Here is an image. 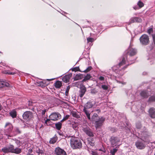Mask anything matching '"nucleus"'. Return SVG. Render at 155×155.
<instances>
[{
    "label": "nucleus",
    "instance_id": "nucleus-1",
    "mask_svg": "<svg viewBox=\"0 0 155 155\" xmlns=\"http://www.w3.org/2000/svg\"><path fill=\"white\" fill-rule=\"evenodd\" d=\"M126 125L124 124L121 126L124 127L125 126L126 127V132L131 135L132 134L142 140L144 142L149 143L150 139L151 136V134L148 131L146 128L144 127L143 130H142L140 131V133L136 132V130L134 128H132L131 125L129 122L126 123Z\"/></svg>",
    "mask_w": 155,
    "mask_h": 155
},
{
    "label": "nucleus",
    "instance_id": "nucleus-2",
    "mask_svg": "<svg viewBox=\"0 0 155 155\" xmlns=\"http://www.w3.org/2000/svg\"><path fill=\"white\" fill-rule=\"evenodd\" d=\"M118 64L114 66L112 68L113 71L117 74L118 78L123 76L125 73L124 69L127 68V67L132 64V63H128L126 64L127 62L125 60V58H120Z\"/></svg>",
    "mask_w": 155,
    "mask_h": 155
},
{
    "label": "nucleus",
    "instance_id": "nucleus-3",
    "mask_svg": "<svg viewBox=\"0 0 155 155\" xmlns=\"http://www.w3.org/2000/svg\"><path fill=\"white\" fill-rule=\"evenodd\" d=\"M137 50L135 48H133L130 46L126 51V54H124L120 58H125V60L127 63H128L133 62V64L134 63L136 59V58L134 57V56L137 54Z\"/></svg>",
    "mask_w": 155,
    "mask_h": 155
},
{
    "label": "nucleus",
    "instance_id": "nucleus-4",
    "mask_svg": "<svg viewBox=\"0 0 155 155\" xmlns=\"http://www.w3.org/2000/svg\"><path fill=\"white\" fill-rule=\"evenodd\" d=\"M70 142L71 147L73 149H79L82 147L81 140L78 137H72Z\"/></svg>",
    "mask_w": 155,
    "mask_h": 155
},
{
    "label": "nucleus",
    "instance_id": "nucleus-5",
    "mask_svg": "<svg viewBox=\"0 0 155 155\" xmlns=\"http://www.w3.org/2000/svg\"><path fill=\"white\" fill-rule=\"evenodd\" d=\"M94 105V103L91 101H89L84 105V108L83 111L85 114L87 119L91 120L90 117L91 111L88 110V109L91 108Z\"/></svg>",
    "mask_w": 155,
    "mask_h": 155
},
{
    "label": "nucleus",
    "instance_id": "nucleus-6",
    "mask_svg": "<svg viewBox=\"0 0 155 155\" xmlns=\"http://www.w3.org/2000/svg\"><path fill=\"white\" fill-rule=\"evenodd\" d=\"M5 128L4 135L7 137L8 139L13 136V126L11 123L7 122L4 126Z\"/></svg>",
    "mask_w": 155,
    "mask_h": 155
},
{
    "label": "nucleus",
    "instance_id": "nucleus-7",
    "mask_svg": "<svg viewBox=\"0 0 155 155\" xmlns=\"http://www.w3.org/2000/svg\"><path fill=\"white\" fill-rule=\"evenodd\" d=\"M139 107L137 106L136 105H133L131 109L132 111L135 113H136L137 114L136 115L137 117L139 116L141 114H143L144 112V107L141 106L140 109H138Z\"/></svg>",
    "mask_w": 155,
    "mask_h": 155
},
{
    "label": "nucleus",
    "instance_id": "nucleus-8",
    "mask_svg": "<svg viewBox=\"0 0 155 155\" xmlns=\"http://www.w3.org/2000/svg\"><path fill=\"white\" fill-rule=\"evenodd\" d=\"M110 142L112 147H114L115 146L119 147L121 143H120V138L112 136L110 138Z\"/></svg>",
    "mask_w": 155,
    "mask_h": 155
},
{
    "label": "nucleus",
    "instance_id": "nucleus-9",
    "mask_svg": "<svg viewBox=\"0 0 155 155\" xmlns=\"http://www.w3.org/2000/svg\"><path fill=\"white\" fill-rule=\"evenodd\" d=\"M140 41L141 44L143 45H148L150 42L149 36L146 34L142 35L140 38Z\"/></svg>",
    "mask_w": 155,
    "mask_h": 155
},
{
    "label": "nucleus",
    "instance_id": "nucleus-10",
    "mask_svg": "<svg viewBox=\"0 0 155 155\" xmlns=\"http://www.w3.org/2000/svg\"><path fill=\"white\" fill-rule=\"evenodd\" d=\"M82 130L88 136L91 137L94 136L92 130L87 125H83Z\"/></svg>",
    "mask_w": 155,
    "mask_h": 155
},
{
    "label": "nucleus",
    "instance_id": "nucleus-11",
    "mask_svg": "<svg viewBox=\"0 0 155 155\" xmlns=\"http://www.w3.org/2000/svg\"><path fill=\"white\" fill-rule=\"evenodd\" d=\"M22 117L24 119L29 120L33 117V113L30 111H26L22 115Z\"/></svg>",
    "mask_w": 155,
    "mask_h": 155
},
{
    "label": "nucleus",
    "instance_id": "nucleus-12",
    "mask_svg": "<svg viewBox=\"0 0 155 155\" xmlns=\"http://www.w3.org/2000/svg\"><path fill=\"white\" fill-rule=\"evenodd\" d=\"M54 153L56 155H67L66 152L59 147H56L54 150Z\"/></svg>",
    "mask_w": 155,
    "mask_h": 155
},
{
    "label": "nucleus",
    "instance_id": "nucleus-13",
    "mask_svg": "<svg viewBox=\"0 0 155 155\" xmlns=\"http://www.w3.org/2000/svg\"><path fill=\"white\" fill-rule=\"evenodd\" d=\"M61 117V114L58 112L52 113L49 116L50 119L52 120H57L60 118Z\"/></svg>",
    "mask_w": 155,
    "mask_h": 155
},
{
    "label": "nucleus",
    "instance_id": "nucleus-14",
    "mask_svg": "<svg viewBox=\"0 0 155 155\" xmlns=\"http://www.w3.org/2000/svg\"><path fill=\"white\" fill-rule=\"evenodd\" d=\"M105 120V118L104 117H102L100 118V117L97 120H96L95 122L96 128H98L101 126Z\"/></svg>",
    "mask_w": 155,
    "mask_h": 155
},
{
    "label": "nucleus",
    "instance_id": "nucleus-15",
    "mask_svg": "<svg viewBox=\"0 0 155 155\" xmlns=\"http://www.w3.org/2000/svg\"><path fill=\"white\" fill-rule=\"evenodd\" d=\"M136 147L139 149H143L145 147L146 145L144 142L142 140H137L135 143Z\"/></svg>",
    "mask_w": 155,
    "mask_h": 155
},
{
    "label": "nucleus",
    "instance_id": "nucleus-16",
    "mask_svg": "<svg viewBox=\"0 0 155 155\" xmlns=\"http://www.w3.org/2000/svg\"><path fill=\"white\" fill-rule=\"evenodd\" d=\"M13 149V145L11 144L8 146L4 147L2 149L1 151L5 153H12Z\"/></svg>",
    "mask_w": 155,
    "mask_h": 155
},
{
    "label": "nucleus",
    "instance_id": "nucleus-17",
    "mask_svg": "<svg viewBox=\"0 0 155 155\" xmlns=\"http://www.w3.org/2000/svg\"><path fill=\"white\" fill-rule=\"evenodd\" d=\"M142 19L141 18L137 17H133L131 18L130 21L129 22L127 23L129 25L131 23H133L134 22H142Z\"/></svg>",
    "mask_w": 155,
    "mask_h": 155
},
{
    "label": "nucleus",
    "instance_id": "nucleus-18",
    "mask_svg": "<svg viewBox=\"0 0 155 155\" xmlns=\"http://www.w3.org/2000/svg\"><path fill=\"white\" fill-rule=\"evenodd\" d=\"M72 75V74L71 73H70L66 75L63 77V81L65 83H67L68 82L71 78V77Z\"/></svg>",
    "mask_w": 155,
    "mask_h": 155
},
{
    "label": "nucleus",
    "instance_id": "nucleus-19",
    "mask_svg": "<svg viewBox=\"0 0 155 155\" xmlns=\"http://www.w3.org/2000/svg\"><path fill=\"white\" fill-rule=\"evenodd\" d=\"M86 91L85 87H83L80 88L79 91V96L80 97H82Z\"/></svg>",
    "mask_w": 155,
    "mask_h": 155
},
{
    "label": "nucleus",
    "instance_id": "nucleus-20",
    "mask_svg": "<svg viewBox=\"0 0 155 155\" xmlns=\"http://www.w3.org/2000/svg\"><path fill=\"white\" fill-rule=\"evenodd\" d=\"M99 91V87L98 88L95 87L91 89L90 90V92L92 95H94L98 94Z\"/></svg>",
    "mask_w": 155,
    "mask_h": 155
},
{
    "label": "nucleus",
    "instance_id": "nucleus-21",
    "mask_svg": "<svg viewBox=\"0 0 155 155\" xmlns=\"http://www.w3.org/2000/svg\"><path fill=\"white\" fill-rule=\"evenodd\" d=\"M104 83V82H103L102 83H97L96 86L99 87V88L101 87V88L104 90H107L108 88L107 86L105 84H103Z\"/></svg>",
    "mask_w": 155,
    "mask_h": 155
},
{
    "label": "nucleus",
    "instance_id": "nucleus-22",
    "mask_svg": "<svg viewBox=\"0 0 155 155\" xmlns=\"http://www.w3.org/2000/svg\"><path fill=\"white\" fill-rule=\"evenodd\" d=\"M149 113L152 118H155V109L153 108H151L149 110Z\"/></svg>",
    "mask_w": 155,
    "mask_h": 155
},
{
    "label": "nucleus",
    "instance_id": "nucleus-23",
    "mask_svg": "<svg viewBox=\"0 0 155 155\" xmlns=\"http://www.w3.org/2000/svg\"><path fill=\"white\" fill-rule=\"evenodd\" d=\"M140 96L143 98H147L148 97L149 94L146 91H142L140 93Z\"/></svg>",
    "mask_w": 155,
    "mask_h": 155
},
{
    "label": "nucleus",
    "instance_id": "nucleus-24",
    "mask_svg": "<svg viewBox=\"0 0 155 155\" xmlns=\"http://www.w3.org/2000/svg\"><path fill=\"white\" fill-rule=\"evenodd\" d=\"M10 84L7 82L4 81H0V88L5 87H8Z\"/></svg>",
    "mask_w": 155,
    "mask_h": 155
},
{
    "label": "nucleus",
    "instance_id": "nucleus-25",
    "mask_svg": "<svg viewBox=\"0 0 155 155\" xmlns=\"http://www.w3.org/2000/svg\"><path fill=\"white\" fill-rule=\"evenodd\" d=\"M38 86H41L42 87H44L47 86L48 83H47L45 80L42 81H40L38 83Z\"/></svg>",
    "mask_w": 155,
    "mask_h": 155
},
{
    "label": "nucleus",
    "instance_id": "nucleus-26",
    "mask_svg": "<svg viewBox=\"0 0 155 155\" xmlns=\"http://www.w3.org/2000/svg\"><path fill=\"white\" fill-rule=\"evenodd\" d=\"M21 152V148H16L14 149V146L13 145V149H12V153H14L17 154L20 153Z\"/></svg>",
    "mask_w": 155,
    "mask_h": 155
},
{
    "label": "nucleus",
    "instance_id": "nucleus-27",
    "mask_svg": "<svg viewBox=\"0 0 155 155\" xmlns=\"http://www.w3.org/2000/svg\"><path fill=\"white\" fill-rule=\"evenodd\" d=\"M100 117H98V115L97 114L94 113L92 116L90 120L94 121L95 122L96 120H97Z\"/></svg>",
    "mask_w": 155,
    "mask_h": 155
},
{
    "label": "nucleus",
    "instance_id": "nucleus-28",
    "mask_svg": "<svg viewBox=\"0 0 155 155\" xmlns=\"http://www.w3.org/2000/svg\"><path fill=\"white\" fill-rule=\"evenodd\" d=\"M58 137L56 135H55L52 138H51L49 141V143L50 144H54L56 143Z\"/></svg>",
    "mask_w": 155,
    "mask_h": 155
},
{
    "label": "nucleus",
    "instance_id": "nucleus-29",
    "mask_svg": "<svg viewBox=\"0 0 155 155\" xmlns=\"http://www.w3.org/2000/svg\"><path fill=\"white\" fill-rule=\"evenodd\" d=\"M71 114L73 117L77 118H80V116L77 111H72L71 112Z\"/></svg>",
    "mask_w": 155,
    "mask_h": 155
},
{
    "label": "nucleus",
    "instance_id": "nucleus-30",
    "mask_svg": "<svg viewBox=\"0 0 155 155\" xmlns=\"http://www.w3.org/2000/svg\"><path fill=\"white\" fill-rule=\"evenodd\" d=\"M21 133V131L19 129V128L18 127H15L13 130V135H15L17 134H20Z\"/></svg>",
    "mask_w": 155,
    "mask_h": 155
},
{
    "label": "nucleus",
    "instance_id": "nucleus-31",
    "mask_svg": "<svg viewBox=\"0 0 155 155\" xmlns=\"http://www.w3.org/2000/svg\"><path fill=\"white\" fill-rule=\"evenodd\" d=\"M54 84L55 87L57 88H60L62 85L61 81H57Z\"/></svg>",
    "mask_w": 155,
    "mask_h": 155
},
{
    "label": "nucleus",
    "instance_id": "nucleus-32",
    "mask_svg": "<svg viewBox=\"0 0 155 155\" xmlns=\"http://www.w3.org/2000/svg\"><path fill=\"white\" fill-rule=\"evenodd\" d=\"M9 114L13 118L16 117L17 116L16 112L14 110L11 111L9 113Z\"/></svg>",
    "mask_w": 155,
    "mask_h": 155
},
{
    "label": "nucleus",
    "instance_id": "nucleus-33",
    "mask_svg": "<svg viewBox=\"0 0 155 155\" xmlns=\"http://www.w3.org/2000/svg\"><path fill=\"white\" fill-rule=\"evenodd\" d=\"M115 148L114 147V148L113 149L111 150H110V153L112 155H114L115 153L117 152L118 149L119 147L115 146Z\"/></svg>",
    "mask_w": 155,
    "mask_h": 155
},
{
    "label": "nucleus",
    "instance_id": "nucleus-34",
    "mask_svg": "<svg viewBox=\"0 0 155 155\" xmlns=\"http://www.w3.org/2000/svg\"><path fill=\"white\" fill-rule=\"evenodd\" d=\"M62 124L61 122H58L55 124V126L56 129L58 130H60L61 128Z\"/></svg>",
    "mask_w": 155,
    "mask_h": 155
},
{
    "label": "nucleus",
    "instance_id": "nucleus-35",
    "mask_svg": "<svg viewBox=\"0 0 155 155\" xmlns=\"http://www.w3.org/2000/svg\"><path fill=\"white\" fill-rule=\"evenodd\" d=\"M91 78V76L90 74H87L83 79L82 81L84 82L89 80Z\"/></svg>",
    "mask_w": 155,
    "mask_h": 155
},
{
    "label": "nucleus",
    "instance_id": "nucleus-36",
    "mask_svg": "<svg viewBox=\"0 0 155 155\" xmlns=\"http://www.w3.org/2000/svg\"><path fill=\"white\" fill-rule=\"evenodd\" d=\"M136 127L137 129L140 130L142 127V125L141 122L140 121L137 122L136 123Z\"/></svg>",
    "mask_w": 155,
    "mask_h": 155
},
{
    "label": "nucleus",
    "instance_id": "nucleus-37",
    "mask_svg": "<svg viewBox=\"0 0 155 155\" xmlns=\"http://www.w3.org/2000/svg\"><path fill=\"white\" fill-rule=\"evenodd\" d=\"M3 131L2 130H0V140L3 138L6 139L7 138V137L5 136L4 134H3Z\"/></svg>",
    "mask_w": 155,
    "mask_h": 155
},
{
    "label": "nucleus",
    "instance_id": "nucleus-38",
    "mask_svg": "<svg viewBox=\"0 0 155 155\" xmlns=\"http://www.w3.org/2000/svg\"><path fill=\"white\" fill-rule=\"evenodd\" d=\"M137 5L140 8L144 6V4L140 0H139L137 3Z\"/></svg>",
    "mask_w": 155,
    "mask_h": 155
},
{
    "label": "nucleus",
    "instance_id": "nucleus-39",
    "mask_svg": "<svg viewBox=\"0 0 155 155\" xmlns=\"http://www.w3.org/2000/svg\"><path fill=\"white\" fill-rule=\"evenodd\" d=\"M153 26H152L147 29V33L150 35H150L153 32Z\"/></svg>",
    "mask_w": 155,
    "mask_h": 155
},
{
    "label": "nucleus",
    "instance_id": "nucleus-40",
    "mask_svg": "<svg viewBox=\"0 0 155 155\" xmlns=\"http://www.w3.org/2000/svg\"><path fill=\"white\" fill-rule=\"evenodd\" d=\"M92 69V68L91 66H89L87 67L86 69L83 71H81L82 72H84L85 73H87L89 72Z\"/></svg>",
    "mask_w": 155,
    "mask_h": 155
},
{
    "label": "nucleus",
    "instance_id": "nucleus-41",
    "mask_svg": "<svg viewBox=\"0 0 155 155\" xmlns=\"http://www.w3.org/2000/svg\"><path fill=\"white\" fill-rule=\"evenodd\" d=\"M155 101V95L150 96L148 100V102H153Z\"/></svg>",
    "mask_w": 155,
    "mask_h": 155
},
{
    "label": "nucleus",
    "instance_id": "nucleus-42",
    "mask_svg": "<svg viewBox=\"0 0 155 155\" xmlns=\"http://www.w3.org/2000/svg\"><path fill=\"white\" fill-rule=\"evenodd\" d=\"M87 39V43L92 42L95 40V39L91 37H88Z\"/></svg>",
    "mask_w": 155,
    "mask_h": 155
},
{
    "label": "nucleus",
    "instance_id": "nucleus-43",
    "mask_svg": "<svg viewBox=\"0 0 155 155\" xmlns=\"http://www.w3.org/2000/svg\"><path fill=\"white\" fill-rule=\"evenodd\" d=\"M116 82L119 83V84H122V85H125L126 84V82H125L123 81H122V80H117V78L116 79Z\"/></svg>",
    "mask_w": 155,
    "mask_h": 155
},
{
    "label": "nucleus",
    "instance_id": "nucleus-44",
    "mask_svg": "<svg viewBox=\"0 0 155 155\" xmlns=\"http://www.w3.org/2000/svg\"><path fill=\"white\" fill-rule=\"evenodd\" d=\"M81 78L80 75L78 74H76L75 77L74 78V81H77L79 79H80Z\"/></svg>",
    "mask_w": 155,
    "mask_h": 155
},
{
    "label": "nucleus",
    "instance_id": "nucleus-45",
    "mask_svg": "<svg viewBox=\"0 0 155 155\" xmlns=\"http://www.w3.org/2000/svg\"><path fill=\"white\" fill-rule=\"evenodd\" d=\"M46 111V110L45 109H44L43 110H42L41 113V116H42V117L44 118V117H45V115Z\"/></svg>",
    "mask_w": 155,
    "mask_h": 155
},
{
    "label": "nucleus",
    "instance_id": "nucleus-46",
    "mask_svg": "<svg viewBox=\"0 0 155 155\" xmlns=\"http://www.w3.org/2000/svg\"><path fill=\"white\" fill-rule=\"evenodd\" d=\"M151 35L152 37V39H153V43L154 44H155V34H151Z\"/></svg>",
    "mask_w": 155,
    "mask_h": 155
},
{
    "label": "nucleus",
    "instance_id": "nucleus-47",
    "mask_svg": "<svg viewBox=\"0 0 155 155\" xmlns=\"http://www.w3.org/2000/svg\"><path fill=\"white\" fill-rule=\"evenodd\" d=\"M70 88V86H68L66 90V91L65 92L66 95H68L69 90Z\"/></svg>",
    "mask_w": 155,
    "mask_h": 155
},
{
    "label": "nucleus",
    "instance_id": "nucleus-48",
    "mask_svg": "<svg viewBox=\"0 0 155 155\" xmlns=\"http://www.w3.org/2000/svg\"><path fill=\"white\" fill-rule=\"evenodd\" d=\"M99 80L101 81H104V77L102 76H100L99 78H98Z\"/></svg>",
    "mask_w": 155,
    "mask_h": 155
},
{
    "label": "nucleus",
    "instance_id": "nucleus-49",
    "mask_svg": "<svg viewBox=\"0 0 155 155\" xmlns=\"http://www.w3.org/2000/svg\"><path fill=\"white\" fill-rule=\"evenodd\" d=\"M72 127L74 128L75 129L76 128L78 127V125L77 124H75V123H73L72 124Z\"/></svg>",
    "mask_w": 155,
    "mask_h": 155
},
{
    "label": "nucleus",
    "instance_id": "nucleus-50",
    "mask_svg": "<svg viewBox=\"0 0 155 155\" xmlns=\"http://www.w3.org/2000/svg\"><path fill=\"white\" fill-rule=\"evenodd\" d=\"M79 69V67H76L72 68V71H78Z\"/></svg>",
    "mask_w": 155,
    "mask_h": 155
},
{
    "label": "nucleus",
    "instance_id": "nucleus-51",
    "mask_svg": "<svg viewBox=\"0 0 155 155\" xmlns=\"http://www.w3.org/2000/svg\"><path fill=\"white\" fill-rule=\"evenodd\" d=\"M43 118H44V120H45V124H47V122H48L50 120H51L50 119H47L45 120V118H46V117H44Z\"/></svg>",
    "mask_w": 155,
    "mask_h": 155
},
{
    "label": "nucleus",
    "instance_id": "nucleus-52",
    "mask_svg": "<svg viewBox=\"0 0 155 155\" xmlns=\"http://www.w3.org/2000/svg\"><path fill=\"white\" fill-rule=\"evenodd\" d=\"M131 104H132L131 102H128L126 104V106L127 108H128L129 107H129H130Z\"/></svg>",
    "mask_w": 155,
    "mask_h": 155
},
{
    "label": "nucleus",
    "instance_id": "nucleus-53",
    "mask_svg": "<svg viewBox=\"0 0 155 155\" xmlns=\"http://www.w3.org/2000/svg\"><path fill=\"white\" fill-rule=\"evenodd\" d=\"M133 8L135 10H138L140 9V8L137 5L134 6L133 7Z\"/></svg>",
    "mask_w": 155,
    "mask_h": 155
},
{
    "label": "nucleus",
    "instance_id": "nucleus-54",
    "mask_svg": "<svg viewBox=\"0 0 155 155\" xmlns=\"http://www.w3.org/2000/svg\"><path fill=\"white\" fill-rule=\"evenodd\" d=\"M91 154L92 155H98L97 153V151H91Z\"/></svg>",
    "mask_w": 155,
    "mask_h": 155
},
{
    "label": "nucleus",
    "instance_id": "nucleus-55",
    "mask_svg": "<svg viewBox=\"0 0 155 155\" xmlns=\"http://www.w3.org/2000/svg\"><path fill=\"white\" fill-rule=\"evenodd\" d=\"M5 74H10V75H14L15 74V73L14 72H5Z\"/></svg>",
    "mask_w": 155,
    "mask_h": 155
},
{
    "label": "nucleus",
    "instance_id": "nucleus-56",
    "mask_svg": "<svg viewBox=\"0 0 155 155\" xmlns=\"http://www.w3.org/2000/svg\"><path fill=\"white\" fill-rule=\"evenodd\" d=\"M110 130L113 132H114L117 131V129L114 127H112L111 128Z\"/></svg>",
    "mask_w": 155,
    "mask_h": 155
},
{
    "label": "nucleus",
    "instance_id": "nucleus-57",
    "mask_svg": "<svg viewBox=\"0 0 155 155\" xmlns=\"http://www.w3.org/2000/svg\"><path fill=\"white\" fill-rule=\"evenodd\" d=\"M15 143L18 145L20 146V141L18 140H15Z\"/></svg>",
    "mask_w": 155,
    "mask_h": 155
},
{
    "label": "nucleus",
    "instance_id": "nucleus-58",
    "mask_svg": "<svg viewBox=\"0 0 155 155\" xmlns=\"http://www.w3.org/2000/svg\"><path fill=\"white\" fill-rule=\"evenodd\" d=\"M70 116L68 115H66L65 116H64L63 118L65 119V120H67L69 117Z\"/></svg>",
    "mask_w": 155,
    "mask_h": 155
},
{
    "label": "nucleus",
    "instance_id": "nucleus-59",
    "mask_svg": "<svg viewBox=\"0 0 155 155\" xmlns=\"http://www.w3.org/2000/svg\"><path fill=\"white\" fill-rule=\"evenodd\" d=\"M28 105L29 106H30L32 105V102H31L30 101H28Z\"/></svg>",
    "mask_w": 155,
    "mask_h": 155
},
{
    "label": "nucleus",
    "instance_id": "nucleus-60",
    "mask_svg": "<svg viewBox=\"0 0 155 155\" xmlns=\"http://www.w3.org/2000/svg\"><path fill=\"white\" fill-rule=\"evenodd\" d=\"M32 152V149H30L28 150V154H30V153H31Z\"/></svg>",
    "mask_w": 155,
    "mask_h": 155
},
{
    "label": "nucleus",
    "instance_id": "nucleus-61",
    "mask_svg": "<svg viewBox=\"0 0 155 155\" xmlns=\"http://www.w3.org/2000/svg\"><path fill=\"white\" fill-rule=\"evenodd\" d=\"M89 144L90 145L92 146H93L94 145V143L91 142H89Z\"/></svg>",
    "mask_w": 155,
    "mask_h": 155
},
{
    "label": "nucleus",
    "instance_id": "nucleus-62",
    "mask_svg": "<svg viewBox=\"0 0 155 155\" xmlns=\"http://www.w3.org/2000/svg\"><path fill=\"white\" fill-rule=\"evenodd\" d=\"M3 109V107L1 104L0 103V111Z\"/></svg>",
    "mask_w": 155,
    "mask_h": 155
},
{
    "label": "nucleus",
    "instance_id": "nucleus-63",
    "mask_svg": "<svg viewBox=\"0 0 155 155\" xmlns=\"http://www.w3.org/2000/svg\"><path fill=\"white\" fill-rule=\"evenodd\" d=\"M53 80V79L52 78V79H47V80L48 81H50L51 80Z\"/></svg>",
    "mask_w": 155,
    "mask_h": 155
},
{
    "label": "nucleus",
    "instance_id": "nucleus-64",
    "mask_svg": "<svg viewBox=\"0 0 155 155\" xmlns=\"http://www.w3.org/2000/svg\"><path fill=\"white\" fill-rule=\"evenodd\" d=\"M64 120H65V119L64 118H63V119L61 120L60 122H61L63 121H64Z\"/></svg>",
    "mask_w": 155,
    "mask_h": 155
}]
</instances>
